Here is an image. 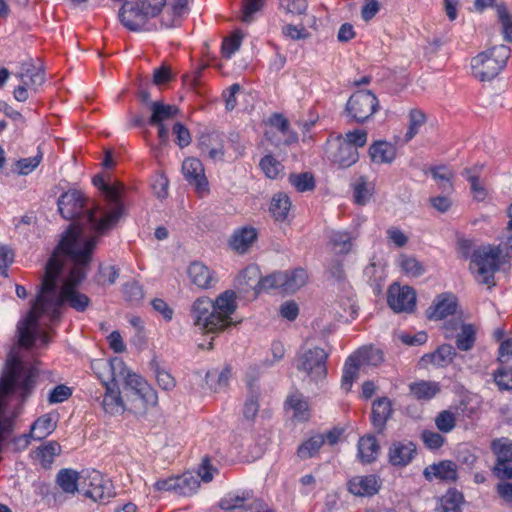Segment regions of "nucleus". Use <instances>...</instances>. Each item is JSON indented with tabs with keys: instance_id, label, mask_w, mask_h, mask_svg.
Segmentation results:
<instances>
[{
	"instance_id": "1",
	"label": "nucleus",
	"mask_w": 512,
	"mask_h": 512,
	"mask_svg": "<svg viewBox=\"0 0 512 512\" xmlns=\"http://www.w3.org/2000/svg\"><path fill=\"white\" fill-rule=\"evenodd\" d=\"M96 248L95 239H82L69 231L55 247L42 277L40 289L30 311L17 325L18 344L31 348L37 340L41 345L49 341L40 327V319L54 321L64 307L84 312L90 298L78 290L85 280Z\"/></svg>"
},
{
	"instance_id": "2",
	"label": "nucleus",
	"mask_w": 512,
	"mask_h": 512,
	"mask_svg": "<svg viewBox=\"0 0 512 512\" xmlns=\"http://www.w3.org/2000/svg\"><path fill=\"white\" fill-rule=\"evenodd\" d=\"M236 310V295L227 290L212 302L208 298H198L192 306L194 324L207 333H217L235 325L231 315Z\"/></svg>"
},
{
	"instance_id": "3",
	"label": "nucleus",
	"mask_w": 512,
	"mask_h": 512,
	"mask_svg": "<svg viewBox=\"0 0 512 512\" xmlns=\"http://www.w3.org/2000/svg\"><path fill=\"white\" fill-rule=\"evenodd\" d=\"M58 209L65 219L74 220L61 235L60 241L69 231H72L77 234L79 238H93L96 240V244L98 243L99 236L104 232L98 231L93 223H89L84 219V216L88 213H94L97 218H101V208L99 206L86 209L83 194L77 190H69L58 199Z\"/></svg>"
},
{
	"instance_id": "4",
	"label": "nucleus",
	"mask_w": 512,
	"mask_h": 512,
	"mask_svg": "<svg viewBox=\"0 0 512 512\" xmlns=\"http://www.w3.org/2000/svg\"><path fill=\"white\" fill-rule=\"evenodd\" d=\"M93 184L103 192L109 209H101V218H97L94 213H88L84 216V219L93 223L98 231L105 232L112 228L124 215V207L120 200L123 185L120 182L106 183L101 175H96L93 178Z\"/></svg>"
},
{
	"instance_id": "5",
	"label": "nucleus",
	"mask_w": 512,
	"mask_h": 512,
	"mask_svg": "<svg viewBox=\"0 0 512 512\" xmlns=\"http://www.w3.org/2000/svg\"><path fill=\"white\" fill-rule=\"evenodd\" d=\"M505 258L499 246H481L471 255L469 270L479 284L488 288L495 286V273L504 263Z\"/></svg>"
},
{
	"instance_id": "6",
	"label": "nucleus",
	"mask_w": 512,
	"mask_h": 512,
	"mask_svg": "<svg viewBox=\"0 0 512 512\" xmlns=\"http://www.w3.org/2000/svg\"><path fill=\"white\" fill-rule=\"evenodd\" d=\"M102 365L110 370L114 383L118 384L120 380H123L125 387L134 391L145 405L155 406L157 404L156 391L144 378L129 371L122 359L114 358L109 363L103 362Z\"/></svg>"
},
{
	"instance_id": "7",
	"label": "nucleus",
	"mask_w": 512,
	"mask_h": 512,
	"mask_svg": "<svg viewBox=\"0 0 512 512\" xmlns=\"http://www.w3.org/2000/svg\"><path fill=\"white\" fill-rule=\"evenodd\" d=\"M511 49L504 45L494 46L472 58L473 75L480 81H491L506 66Z\"/></svg>"
},
{
	"instance_id": "8",
	"label": "nucleus",
	"mask_w": 512,
	"mask_h": 512,
	"mask_svg": "<svg viewBox=\"0 0 512 512\" xmlns=\"http://www.w3.org/2000/svg\"><path fill=\"white\" fill-rule=\"evenodd\" d=\"M189 0H137L138 5L149 18L157 16L166 6L161 23L167 28L179 26L183 17L188 13Z\"/></svg>"
},
{
	"instance_id": "9",
	"label": "nucleus",
	"mask_w": 512,
	"mask_h": 512,
	"mask_svg": "<svg viewBox=\"0 0 512 512\" xmlns=\"http://www.w3.org/2000/svg\"><path fill=\"white\" fill-rule=\"evenodd\" d=\"M380 108L379 101L370 90H359L348 99L345 111L350 119L362 124L368 121Z\"/></svg>"
},
{
	"instance_id": "10",
	"label": "nucleus",
	"mask_w": 512,
	"mask_h": 512,
	"mask_svg": "<svg viewBox=\"0 0 512 512\" xmlns=\"http://www.w3.org/2000/svg\"><path fill=\"white\" fill-rule=\"evenodd\" d=\"M80 493L95 502H106L115 492L109 479L97 470H82Z\"/></svg>"
},
{
	"instance_id": "11",
	"label": "nucleus",
	"mask_w": 512,
	"mask_h": 512,
	"mask_svg": "<svg viewBox=\"0 0 512 512\" xmlns=\"http://www.w3.org/2000/svg\"><path fill=\"white\" fill-rule=\"evenodd\" d=\"M327 359L328 353L323 348L313 347L298 355L296 367L305 373L311 381L319 382L327 375Z\"/></svg>"
},
{
	"instance_id": "12",
	"label": "nucleus",
	"mask_w": 512,
	"mask_h": 512,
	"mask_svg": "<svg viewBox=\"0 0 512 512\" xmlns=\"http://www.w3.org/2000/svg\"><path fill=\"white\" fill-rule=\"evenodd\" d=\"M387 302L390 308L397 313H410L416 305V293L411 287L393 284L388 290Z\"/></svg>"
},
{
	"instance_id": "13",
	"label": "nucleus",
	"mask_w": 512,
	"mask_h": 512,
	"mask_svg": "<svg viewBox=\"0 0 512 512\" xmlns=\"http://www.w3.org/2000/svg\"><path fill=\"white\" fill-rule=\"evenodd\" d=\"M118 17L122 25L130 31H139L149 19L137 1L124 2L119 10Z\"/></svg>"
},
{
	"instance_id": "14",
	"label": "nucleus",
	"mask_w": 512,
	"mask_h": 512,
	"mask_svg": "<svg viewBox=\"0 0 512 512\" xmlns=\"http://www.w3.org/2000/svg\"><path fill=\"white\" fill-rule=\"evenodd\" d=\"M329 159L341 168H347L357 162L359 154L354 145L337 139L329 145Z\"/></svg>"
},
{
	"instance_id": "15",
	"label": "nucleus",
	"mask_w": 512,
	"mask_h": 512,
	"mask_svg": "<svg viewBox=\"0 0 512 512\" xmlns=\"http://www.w3.org/2000/svg\"><path fill=\"white\" fill-rule=\"evenodd\" d=\"M199 146L203 153L213 161H223L226 155L224 135L217 131L203 133L199 139Z\"/></svg>"
},
{
	"instance_id": "16",
	"label": "nucleus",
	"mask_w": 512,
	"mask_h": 512,
	"mask_svg": "<svg viewBox=\"0 0 512 512\" xmlns=\"http://www.w3.org/2000/svg\"><path fill=\"white\" fill-rule=\"evenodd\" d=\"M182 172L185 179L196 187L199 193L207 190V179L204 174V167L197 158H187L183 161Z\"/></svg>"
},
{
	"instance_id": "17",
	"label": "nucleus",
	"mask_w": 512,
	"mask_h": 512,
	"mask_svg": "<svg viewBox=\"0 0 512 512\" xmlns=\"http://www.w3.org/2000/svg\"><path fill=\"white\" fill-rule=\"evenodd\" d=\"M416 455V446L411 441H395L388 451L389 462L393 466L405 467Z\"/></svg>"
},
{
	"instance_id": "18",
	"label": "nucleus",
	"mask_w": 512,
	"mask_h": 512,
	"mask_svg": "<svg viewBox=\"0 0 512 512\" xmlns=\"http://www.w3.org/2000/svg\"><path fill=\"white\" fill-rule=\"evenodd\" d=\"M106 392L103 396L101 405L105 413L109 415H119L125 410V405L121 397L120 389L117 383L110 381H103Z\"/></svg>"
},
{
	"instance_id": "19",
	"label": "nucleus",
	"mask_w": 512,
	"mask_h": 512,
	"mask_svg": "<svg viewBox=\"0 0 512 512\" xmlns=\"http://www.w3.org/2000/svg\"><path fill=\"white\" fill-rule=\"evenodd\" d=\"M257 230L251 226L236 229L229 239L230 248L238 254H245L256 242Z\"/></svg>"
},
{
	"instance_id": "20",
	"label": "nucleus",
	"mask_w": 512,
	"mask_h": 512,
	"mask_svg": "<svg viewBox=\"0 0 512 512\" xmlns=\"http://www.w3.org/2000/svg\"><path fill=\"white\" fill-rule=\"evenodd\" d=\"M187 273L190 281L201 289H209L217 282L214 272L198 261L189 265Z\"/></svg>"
},
{
	"instance_id": "21",
	"label": "nucleus",
	"mask_w": 512,
	"mask_h": 512,
	"mask_svg": "<svg viewBox=\"0 0 512 512\" xmlns=\"http://www.w3.org/2000/svg\"><path fill=\"white\" fill-rule=\"evenodd\" d=\"M20 81L30 89L37 90L45 82V73L40 66L32 62H23L15 74Z\"/></svg>"
},
{
	"instance_id": "22",
	"label": "nucleus",
	"mask_w": 512,
	"mask_h": 512,
	"mask_svg": "<svg viewBox=\"0 0 512 512\" xmlns=\"http://www.w3.org/2000/svg\"><path fill=\"white\" fill-rule=\"evenodd\" d=\"M379 488L380 484L375 475L355 476L348 482V490L355 496H372Z\"/></svg>"
},
{
	"instance_id": "23",
	"label": "nucleus",
	"mask_w": 512,
	"mask_h": 512,
	"mask_svg": "<svg viewBox=\"0 0 512 512\" xmlns=\"http://www.w3.org/2000/svg\"><path fill=\"white\" fill-rule=\"evenodd\" d=\"M392 406L387 398H380L372 405V425L378 434H382L386 427L387 420L391 417Z\"/></svg>"
},
{
	"instance_id": "24",
	"label": "nucleus",
	"mask_w": 512,
	"mask_h": 512,
	"mask_svg": "<svg viewBox=\"0 0 512 512\" xmlns=\"http://www.w3.org/2000/svg\"><path fill=\"white\" fill-rule=\"evenodd\" d=\"M58 417L48 413L38 417L30 427V436L33 440H42L48 437L57 427Z\"/></svg>"
},
{
	"instance_id": "25",
	"label": "nucleus",
	"mask_w": 512,
	"mask_h": 512,
	"mask_svg": "<svg viewBox=\"0 0 512 512\" xmlns=\"http://www.w3.org/2000/svg\"><path fill=\"white\" fill-rule=\"evenodd\" d=\"M149 110L151 111L148 120L150 125L162 124L166 120L175 118L179 113V108L176 105L165 104L162 101L150 103Z\"/></svg>"
},
{
	"instance_id": "26",
	"label": "nucleus",
	"mask_w": 512,
	"mask_h": 512,
	"mask_svg": "<svg viewBox=\"0 0 512 512\" xmlns=\"http://www.w3.org/2000/svg\"><path fill=\"white\" fill-rule=\"evenodd\" d=\"M425 478L431 481L434 478L454 481L457 477L456 465L451 461H442L438 464L427 466L423 472Z\"/></svg>"
},
{
	"instance_id": "27",
	"label": "nucleus",
	"mask_w": 512,
	"mask_h": 512,
	"mask_svg": "<svg viewBox=\"0 0 512 512\" xmlns=\"http://www.w3.org/2000/svg\"><path fill=\"white\" fill-rule=\"evenodd\" d=\"M457 308V302L451 296H439L435 304L427 310L429 319L441 320L449 315H453Z\"/></svg>"
},
{
	"instance_id": "28",
	"label": "nucleus",
	"mask_w": 512,
	"mask_h": 512,
	"mask_svg": "<svg viewBox=\"0 0 512 512\" xmlns=\"http://www.w3.org/2000/svg\"><path fill=\"white\" fill-rule=\"evenodd\" d=\"M455 355V349L450 344H443L435 352L423 355L421 362L424 365L432 364L437 367H446L453 361Z\"/></svg>"
},
{
	"instance_id": "29",
	"label": "nucleus",
	"mask_w": 512,
	"mask_h": 512,
	"mask_svg": "<svg viewBox=\"0 0 512 512\" xmlns=\"http://www.w3.org/2000/svg\"><path fill=\"white\" fill-rule=\"evenodd\" d=\"M81 472H77L72 469H61L57 476L56 482L63 492L68 494H75L76 492L80 493L81 486Z\"/></svg>"
},
{
	"instance_id": "30",
	"label": "nucleus",
	"mask_w": 512,
	"mask_h": 512,
	"mask_svg": "<svg viewBox=\"0 0 512 512\" xmlns=\"http://www.w3.org/2000/svg\"><path fill=\"white\" fill-rule=\"evenodd\" d=\"M260 269L256 265L247 266L237 278L239 286L244 293H248L250 290L254 291V295L259 294L260 284Z\"/></svg>"
},
{
	"instance_id": "31",
	"label": "nucleus",
	"mask_w": 512,
	"mask_h": 512,
	"mask_svg": "<svg viewBox=\"0 0 512 512\" xmlns=\"http://www.w3.org/2000/svg\"><path fill=\"white\" fill-rule=\"evenodd\" d=\"M283 272V292L294 293L303 287L308 281V274L303 268H295Z\"/></svg>"
},
{
	"instance_id": "32",
	"label": "nucleus",
	"mask_w": 512,
	"mask_h": 512,
	"mask_svg": "<svg viewBox=\"0 0 512 512\" xmlns=\"http://www.w3.org/2000/svg\"><path fill=\"white\" fill-rule=\"evenodd\" d=\"M369 155L374 163H391L396 157V148L385 141H378L370 146Z\"/></svg>"
},
{
	"instance_id": "33",
	"label": "nucleus",
	"mask_w": 512,
	"mask_h": 512,
	"mask_svg": "<svg viewBox=\"0 0 512 512\" xmlns=\"http://www.w3.org/2000/svg\"><path fill=\"white\" fill-rule=\"evenodd\" d=\"M410 394L417 400L428 401L440 392V386L433 381L421 380L409 384Z\"/></svg>"
},
{
	"instance_id": "34",
	"label": "nucleus",
	"mask_w": 512,
	"mask_h": 512,
	"mask_svg": "<svg viewBox=\"0 0 512 512\" xmlns=\"http://www.w3.org/2000/svg\"><path fill=\"white\" fill-rule=\"evenodd\" d=\"M380 446L372 435L361 437L358 442V456L363 463H371L379 455Z\"/></svg>"
},
{
	"instance_id": "35",
	"label": "nucleus",
	"mask_w": 512,
	"mask_h": 512,
	"mask_svg": "<svg viewBox=\"0 0 512 512\" xmlns=\"http://www.w3.org/2000/svg\"><path fill=\"white\" fill-rule=\"evenodd\" d=\"M351 186L354 202L360 206L366 205L373 195V183L369 182L366 177L360 176L353 181Z\"/></svg>"
},
{
	"instance_id": "36",
	"label": "nucleus",
	"mask_w": 512,
	"mask_h": 512,
	"mask_svg": "<svg viewBox=\"0 0 512 512\" xmlns=\"http://www.w3.org/2000/svg\"><path fill=\"white\" fill-rule=\"evenodd\" d=\"M232 375V369L225 365L222 370L212 369L206 373L205 380L210 390L218 392L227 387Z\"/></svg>"
},
{
	"instance_id": "37",
	"label": "nucleus",
	"mask_w": 512,
	"mask_h": 512,
	"mask_svg": "<svg viewBox=\"0 0 512 512\" xmlns=\"http://www.w3.org/2000/svg\"><path fill=\"white\" fill-rule=\"evenodd\" d=\"M61 453V446L56 441H48L34 451V458L43 468H49L54 458Z\"/></svg>"
},
{
	"instance_id": "38",
	"label": "nucleus",
	"mask_w": 512,
	"mask_h": 512,
	"mask_svg": "<svg viewBox=\"0 0 512 512\" xmlns=\"http://www.w3.org/2000/svg\"><path fill=\"white\" fill-rule=\"evenodd\" d=\"M360 366H378L383 362V353L374 347H362L352 354Z\"/></svg>"
},
{
	"instance_id": "39",
	"label": "nucleus",
	"mask_w": 512,
	"mask_h": 512,
	"mask_svg": "<svg viewBox=\"0 0 512 512\" xmlns=\"http://www.w3.org/2000/svg\"><path fill=\"white\" fill-rule=\"evenodd\" d=\"M495 10L504 39L512 43V13L504 2L496 3Z\"/></svg>"
},
{
	"instance_id": "40",
	"label": "nucleus",
	"mask_w": 512,
	"mask_h": 512,
	"mask_svg": "<svg viewBox=\"0 0 512 512\" xmlns=\"http://www.w3.org/2000/svg\"><path fill=\"white\" fill-rule=\"evenodd\" d=\"M425 113L418 109L412 108L408 113V128L404 135V141H411L419 132V129L426 123Z\"/></svg>"
},
{
	"instance_id": "41",
	"label": "nucleus",
	"mask_w": 512,
	"mask_h": 512,
	"mask_svg": "<svg viewBox=\"0 0 512 512\" xmlns=\"http://www.w3.org/2000/svg\"><path fill=\"white\" fill-rule=\"evenodd\" d=\"M291 208V202L286 194L278 193L273 196L270 204V212L277 221H284Z\"/></svg>"
},
{
	"instance_id": "42",
	"label": "nucleus",
	"mask_w": 512,
	"mask_h": 512,
	"mask_svg": "<svg viewBox=\"0 0 512 512\" xmlns=\"http://www.w3.org/2000/svg\"><path fill=\"white\" fill-rule=\"evenodd\" d=\"M200 486L198 477L192 473H185L181 476H176L175 493L182 496L193 495Z\"/></svg>"
},
{
	"instance_id": "43",
	"label": "nucleus",
	"mask_w": 512,
	"mask_h": 512,
	"mask_svg": "<svg viewBox=\"0 0 512 512\" xmlns=\"http://www.w3.org/2000/svg\"><path fill=\"white\" fill-rule=\"evenodd\" d=\"M477 328L473 324H462L460 332L456 335V346L461 351H469L476 341Z\"/></svg>"
},
{
	"instance_id": "44",
	"label": "nucleus",
	"mask_w": 512,
	"mask_h": 512,
	"mask_svg": "<svg viewBox=\"0 0 512 512\" xmlns=\"http://www.w3.org/2000/svg\"><path fill=\"white\" fill-rule=\"evenodd\" d=\"M260 395V390L257 385L253 382H248V396L244 403L243 414L244 417L248 420H253L258 414L259 404L258 398Z\"/></svg>"
},
{
	"instance_id": "45",
	"label": "nucleus",
	"mask_w": 512,
	"mask_h": 512,
	"mask_svg": "<svg viewBox=\"0 0 512 512\" xmlns=\"http://www.w3.org/2000/svg\"><path fill=\"white\" fill-rule=\"evenodd\" d=\"M330 244L337 254H347L352 248V236L344 231H332L329 236Z\"/></svg>"
},
{
	"instance_id": "46",
	"label": "nucleus",
	"mask_w": 512,
	"mask_h": 512,
	"mask_svg": "<svg viewBox=\"0 0 512 512\" xmlns=\"http://www.w3.org/2000/svg\"><path fill=\"white\" fill-rule=\"evenodd\" d=\"M360 368L361 366L359 362L355 360V357L350 355L344 364L343 375L341 380V387L346 392L350 390L353 382L355 381V379H357L358 371Z\"/></svg>"
},
{
	"instance_id": "47",
	"label": "nucleus",
	"mask_w": 512,
	"mask_h": 512,
	"mask_svg": "<svg viewBox=\"0 0 512 512\" xmlns=\"http://www.w3.org/2000/svg\"><path fill=\"white\" fill-rule=\"evenodd\" d=\"M325 442L323 435H315L304 442L297 450V454L301 459L313 457Z\"/></svg>"
},
{
	"instance_id": "48",
	"label": "nucleus",
	"mask_w": 512,
	"mask_h": 512,
	"mask_svg": "<svg viewBox=\"0 0 512 512\" xmlns=\"http://www.w3.org/2000/svg\"><path fill=\"white\" fill-rule=\"evenodd\" d=\"M259 166L266 177L276 179L284 170L282 163L272 155L264 156L259 163Z\"/></svg>"
},
{
	"instance_id": "49",
	"label": "nucleus",
	"mask_w": 512,
	"mask_h": 512,
	"mask_svg": "<svg viewBox=\"0 0 512 512\" xmlns=\"http://www.w3.org/2000/svg\"><path fill=\"white\" fill-rule=\"evenodd\" d=\"M492 450L497 456L496 463L512 461V441L507 438L497 439L492 442Z\"/></svg>"
},
{
	"instance_id": "50",
	"label": "nucleus",
	"mask_w": 512,
	"mask_h": 512,
	"mask_svg": "<svg viewBox=\"0 0 512 512\" xmlns=\"http://www.w3.org/2000/svg\"><path fill=\"white\" fill-rule=\"evenodd\" d=\"M430 172L440 189L443 191L452 190L451 180L453 178V173L449 168L446 166H437L431 168Z\"/></svg>"
},
{
	"instance_id": "51",
	"label": "nucleus",
	"mask_w": 512,
	"mask_h": 512,
	"mask_svg": "<svg viewBox=\"0 0 512 512\" xmlns=\"http://www.w3.org/2000/svg\"><path fill=\"white\" fill-rule=\"evenodd\" d=\"M287 403L294 411L293 417L299 421H304L309 418L308 403L302 395H291Z\"/></svg>"
},
{
	"instance_id": "52",
	"label": "nucleus",
	"mask_w": 512,
	"mask_h": 512,
	"mask_svg": "<svg viewBox=\"0 0 512 512\" xmlns=\"http://www.w3.org/2000/svg\"><path fill=\"white\" fill-rule=\"evenodd\" d=\"M399 264L402 271L411 277L421 276L425 272L423 265L412 256L401 255Z\"/></svg>"
},
{
	"instance_id": "53",
	"label": "nucleus",
	"mask_w": 512,
	"mask_h": 512,
	"mask_svg": "<svg viewBox=\"0 0 512 512\" xmlns=\"http://www.w3.org/2000/svg\"><path fill=\"white\" fill-rule=\"evenodd\" d=\"M462 495L456 491L448 492L441 500L439 512H461Z\"/></svg>"
},
{
	"instance_id": "54",
	"label": "nucleus",
	"mask_w": 512,
	"mask_h": 512,
	"mask_svg": "<svg viewBox=\"0 0 512 512\" xmlns=\"http://www.w3.org/2000/svg\"><path fill=\"white\" fill-rule=\"evenodd\" d=\"M41 160L42 154L40 152L33 157L20 159L14 164V171L19 175H28L38 167Z\"/></svg>"
},
{
	"instance_id": "55",
	"label": "nucleus",
	"mask_w": 512,
	"mask_h": 512,
	"mask_svg": "<svg viewBox=\"0 0 512 512\" xmlns=\"http://www.w3.org/2000/svg\"><path fill=\"white\" fill-rule=\"evenodd\" d=\"M289 182L299 191L305 192L314 189L315 182L311 174L305 172L300 174H291Z\"/></svg>"
},
{
	"instance_id": "56",
	"label": "nucleus",
	"mask_w": 512,
	"mask_h": 512,
	"mask_svg": "<svg viewBox=\"0 0 512 512\" xmlns=\"http://www.w3.org/2000/svg\"><path fill=\"white\" fill-rule=\"evenodd\" d=\"M283 272L277 271L266 277L260 276L259 293L270 289H281L283 291Z\"/></svg>"
},
{
	"instance_id": "57",
	"label": "nucleus",
	"mask_w": 512,
	"mask_h": 512,
	"mask_svg": "<svg viewBox=\"0 0 512 512\" xmlns=\"http://www.w3.org/2000/svg\"><path fill=\"white\" fill-rule=\"evenodd\" d=\"M435 425L439 431L448 433L456 425V416L450 410L441 411L435 418Z\"/></svg>"
},
{
	"instance_id": "58",
	"label": "nucleus",
	"mask_w": 512,
	"mask_h": 512,
	"mask_svg": "<svg viewBox=\"0 0 512 512\" xmlns=\"http://www.w3.org/2000/svg\"><path fill=\"white\" fill-rule=\"evenodd\" d=\"M249 498V494L242 496L234 493H229L223 497L219 503V506L223 510H234L245 506V501Z\"/></svg>"
},
{
	"instance_id": "59",
	"label": "nucleus",
	"mask_w": 512,
	"mask_h": 512,
	"mask_svg": "<svg viewBox=\"0 0 512 512\" xmlns=\"http://www.w3.org/2000/svg\"><path fill=\"white\" fill-rule=\"evenodd\" d=\"M72 395V389L66 385L60 384L55 386L48 395L50 404H57L66 401Z\"/></svg>"
},
{
	"instance_id": "60",
	"label": "nucleus",
	"mask_w": 512,
	"mask_h": 512,
	"mask_svg": "<svg viewBox=\"0 0 512 512\" xmlns=\"http://www.w3.org/2000/svg\"><path fill=\"white\" fill-rule=\"evenodd\" d=\"M494 381L501 390L512 389V368H500L494 373Z\"/></svg>"
},
{
	"instance_id": "61",
	"label": "nucleus",
	"mask_w": 512,
	"mask_h": 512,
	"mask_svg": "<svg viewBox=\"0 0 512 512\" xmlns=\"http://www.w3.org/2000/svg\"><path fill=\"white\" fill-rule=\"evenodd\" d=\"M245 147L240 143V137L236 133L230 134L226 153L232 159H237L244 154Z\"/></svg>"
},
{
	"instance_id": "62",
	"label": "nucleus",
	"mask_w": 512,
	"mask_h": 512,
	"mask_svg": "<svg viewBox=\"0 0 512 512\" xmlns=\"http://www.w3.org/2000/svg\"><path fill=\"white\" fill-rule=\"evenodd\" d=\"M280 7L287 13L302 14L307 9L306 0H281Z\"/></svg>"
},
{
	"instance_id": "63",
	"label": "nucleus",
	"mask_w": 512,
	"mask_h": 512,
	"mask_svg": "<svg viewBox=\"0 0 512 512\" xmlns=\"http://www.w3.org/2000/svg\"><path fill=\"white\" fill-rule=\"evenodd\" d=\"M242 37L238 34L224 39L222 44V54L225 58L229 59L240 48Z\"/></svg>"
},
{
	"instance_id": "64",
	"label": "nucleus",
	"mask_w": 512,
	"mask_h": 512,
	"mask_svg": "<svg viewBox=\"0 0 512 512\" xmlns=\"http://www.w3.org/2000/svg\"><path fill=\"white\" fill-rule=\"evenodd\" d=\"M123 292L126 299L132 303L138 302L143 298L142 287L135 281L126 283Z\"/></svg>"
}]
</instances>
